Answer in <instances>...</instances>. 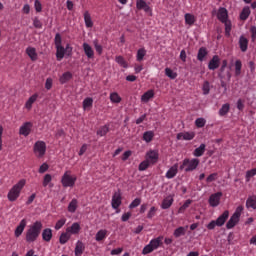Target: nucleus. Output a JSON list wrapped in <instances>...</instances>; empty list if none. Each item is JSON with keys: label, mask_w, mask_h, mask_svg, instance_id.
I'll list each match as a JSON object with an SVG mask.
<instances>
[{"label": "nucleus", "mask_w": 256, "mask_h": 256, "mask_svg": "<svg viewBox=\"0 0 256 256\" xmlns=\"http://www.w3.org/2000/svg\"><path fill=\"white\" fill-rule=\"evenodd\" d=\"M41 229H43V223L41 221L34 222L26 231V242L35 243L39 239V235H41Z\"/></svg>", "instance_id": "nucleus-1"}, {"label": "nucleus", "mask_w": 256, "mask_h": 256, "mask_svg": "<svg viewBox=\"0 0 256 256\" xmlns=\"http://www.w3.org/2000/svg\"><path fill=\"white\" fill-rule=\"evenodd\" d=\"M27 181L25 179H21L16 183L8 192V201H11L12 203L19 199V196L21 195V191L23 190V187H25V184Z\"/></svg>", "instance_id": "nucleus-2"}, {"label": "nucleus", "mask_w": 256, "mask_h": 256, "mask_svg": "<svg viewBox=\"0 0 256 256\" xmlns=\"http://www.w3.org/2000/svg\"><path fill=\"white\" fill-rule=\"evenodd\" d=\"M163 245V236H158L150 240L149 244L146 245L142 250V255H149V253H153V251L159 249Z\"/></svg>", "instance_id": "nucleus-3"}, {"label": "nucleus", "mask_w": 256, "mask_h": 256, "mask_svg": "<svg viewBox=\"0 0 256 256\" xmlns=\"http://www.w3.org/2000/svg\"><path fill=\"white\" fill-rule=\"evenodd\" d=\"M229 219V211H224L216 220H212L207 224V229L213 231L216 227H223L225 222Z\"/></svg>", "instance_id": "nucleus-4"}, {"label": "nucleus", "mask_w": 256, "mask_h": 256, "mask_svg": "<svg viewBox=\"0 0 256 256\" xmlns=\"http://www.w3.org/2000/svg\"><path fill=\"white\" fill-rule=\"evenodd\" d=\"M199 159L198 158H185L182 162V165L180 166V170H185L186 173H189L190 171H195L197 167H199Z\"/></svg>", "instance_id": "nucleus-5"}, {"label": "nucleus", "mask_w": 256, "mask_h": 256, "mask_svg": "<svg viewBox=\"0 0 256 256\" xmlns=\"http://www.w3.org/2000/svg\"><path fill=\"white\" fill-rule=\"evenodd\" d=\"M56 48V59L57 61H62L65 57V53L68 57H71L73 54V47L70 44H67L66 47H63L62 44L55 46Z\"/></svg>", "instance_id": "nucleus-6"}, {"label": "nucleus", "mask_w": 256, "mask_h": 256, "mask_svg": "<svg viewBox=\"0 0 256 256\" xmlns=\"http://www.w3.org/2000/svg\"><path fill=\"white\" fill-rule=\"evenodd\" d=\"M62 187H75L77 176L71 174V170H66L61 178Z\"/></svg>", "instance_id": "nucleus-7"}, {"label": "nucleus", "mask_w": 256, "mask_h": 256, "mask_svg": "<svg viewBox=\"0 0 256 256\" xmlns=\"http://www.w3.org/2000/svg\"><path fill=\"white\" fill-rule=\"evenodd\" d=\"M33 153L38 159H42V157H45V153H47V144L45 143V141H36L33 146Z\"/></svg>", "instance_id": "nucleus-8"}, {"label": "nucleus", "mask_w": 256, "mask_h": 256, "mask_svg": "<svg viewBox=\"0 0 256 256\" xmlns=\"http://www.w3.org/2000/svg\"><path fill=\"white\" fill-rule=\"evenodd\" d=\"M241 213H243V206H238L233 213V215L230 217L228 222L226 223L227 229H233L237 223H239V219L241 218Z\"/></svg>", "instance_id": "nucleus-9"}, {"label": "nucleus", "mask_w": 256, "mask_h": 256, "mask_svg": "<svg viewBox=\"0 0 256 256\" xmlns=\"http://www.w3.org/2000/svg\"><path fill=\"white\" fill-rule=\"evenodd\" d=\"M32 129V122H24L19 128V135H22L23 137H29V135H31Z\"/></svg>", "instance_id": "nucleus-10"}, {"label": "nucleus", "mask_w": 256, "mask_h": 256, "mask_svg": "<svg viewBox=\"0 0 256 256\" xmlns=\"http://www.w3.org/2000/svg\"><path fill=\"white\" fill-rule=\"evenodd\" d=\"M221 197H223V192H216L210 195L208 199L210 207H219L221 203Z\"/></svg>", "instance_id": "nucleus-11"}, {"label": "nucleus", "mask_w": 256, "mask_h": 256, "mask_svg": "<svg viewBox=\"0 0 256 256\" xmlns=\"http://www.w3.org/2000/svg\"><path fill=\"white\" fill-rule=\"evenodd\" d=\"M227 65V60H223L218 76L220 77V79H226L227 81H231V71L227 70L225 72V69H227Z\"/></svg>", "instance_id": "nucleus-12"}, {"label": "nucleus", "mask_w": 256, "mask_h": 256, "mask_svg": "<svg viewBox=\"0 0 256 256\" xmlns=\"http://www.w3.org/2000/svg\"><path fill=\"white\" fill-rule=\"evenodd\" d=\"M121 192H115L112 196V209L116 210V213H120L119 207H121Z\"/></svg>", "instance_id": "nucleus-13"}, {"label": "nucleus", "mask_w": 256, "mask_h": 256, "mask_svg": "<svg viewBox=\"0 0 256 256\" xmlns=\"http://www.w3.org/2000/svg\"><path fill=\"white\" fill-rule=\"evenodd\" d=\"M217 19L218 21H221V23L229 21V11H227V8L220 7L218 9Z\"/></svg>", "instance_id": "nucleus-14"}, {"label": "nucleus", "mask_w": 256, "mask_h": 256, "mask_svg": "<svg viewBox=\"0 0 256 256\" xmlns=\"http://www.w3.org/2000/svg\"><path fill=\"white\" fill-rule=\"evenodd\" d=\"M176 139L177 141H192V139H195V132H180Z\"/></svg>", "instance_id": "nucleus-15"}, {"label": "nucleus", "mask_w": 256, "mask_h": 256, "mask_svg": "<svg viewBox=\"0 0 256 256\" xmlns=\"http://www.w3.org/2000/svg\"><path fill=\"white\" fill-rule=\"evenodd\" d=\"M82 49L87 59H95V50H93V47L89 45V43L84 42L82 44Z\"/></svg>", "instance_id": "nucleus-16"}, {"label": "nucleus", "mask_w": 256, "mask_h": 256, "mask_svg": "<svg viewBox=\"0 0 256 256\" xmlns=\"http://www.w3.org/2000/svg\"><path fill=\"white\" fill-rule=\"evenodd\" d=\"M146 157H147L146 161H149V163H152L153 165H155V163L159 161V152H157V150H150L146 153Z\"/></svg>", "instance_id": "nucleus-17"}, {"label": "nucleus", "mask_w": 256, "mask_h": 256, "mask_svg": "<svg viewBox=\"0 0 256 256\" xmlns=\"http://www.w3.org/2000/svg\"><path fill=\"white\" fill-rule=\"evenodd\" d=\"M25 227H27V219H22L14 231L15 237H21L25 231Z\"/></svg>", "instance_id": "nucleus-18"}, {"label": "nucleus", "mask_w": 256, "mask_h": 256, "mask_svg": "<svg viewBox=\"0 0 256 256\" xmlns=\"http://www.w3.org/2000/svg\"><path fill=\"white\" fill-rule=\"evenodd\" d=\"M177 173H179V164H174L172 167L168 169L165 174L166 179H173L177 177Z\"/></svg>", "instance_id": "nucleus-19"}, {"label": "nucleus", "mask_w": 256, "mask_h": 256, "mask_svg": "<svg viewBox=\"0 0 256 256\" xmlns=\"http://www.w3.org/2000/svg\"><path fill=\"white\" fill-rule=\"evenodd\" d=\"M219 63H220L219 56L214 55L208 63V69H210V71H215V69H219Z\"/></svg>", "instance_id": "nucleus-20"}, {"label": "nucleus", "mask_w": 256, "mask_h": 256, "mask_svg": "<svg viewBox=\"0 0 256 256\" xmlns=\"http://www.w3.org/2000/svg\"><path fill=\"white\" fill-rule=\"evenodd\" d=\"M37 99H39V94L37 93L30 96L24 105L25 109H27V111H31V109H33V103H35Z\"/></svg>", "instance_id": "nucleus-21"}, {"label": "nucleus", "mask_w": 256, "mask_h": 256, "mask_svg": "<svg viewBox=\"0 0 256 256\" xmlns=\"http://www.w3.org/2000/svg\"><path fill=\"white\" fill-rule=\"evenodd\" d=\"M137 9L145 11V13H151V7L145 2V0H137L136 1Z\"/></svg>", "instance_id": "nucleus-22"}, {"label": "nucleus", "mask_w": 256, "mask_h": 256, "mask_svg": "<svg viewBox=\"0 0 256 256\" xmlns=\"http://www.w3.org/2000/svg\"><path fill=\"white\" fill-rule=\"evenodd\" d=\"M153 97H155V91L150 89V90L146 91L141 96V102L142 103H149V101H151V99H153Z\"/></svg>", "instance_id": "nucleus-23"}, {"label": "nucleus", "mask_w": 256, "mask_h": 256, "mask_svg": "<svg viewBox=\"0 0 256 256\" xmlns=\"http://www.w3.org/2000/svg\"><path fill=\"white\" fill-rule=\"evenodd\" d=\"M42 239L43 241H46V243H49V241L53 239V230H51V228H45L42 231Z\"/></svg>", "instance_id": "nucleus-24"}, {"label": "nucleus", "mask_w": 256, "mask_h": 256, "mask_svg": "<svg viewBox=\"0 0 256 256\" xmlns=\"http://www.w3.org/2000/svg\"><path fill=\"white\" fill-rule=\"evenodd\" d=\"M239 47H240V50L242 51V53H245V51H247V49L249 47V40H247V38H245V36H240Z\"/></svg>", "instance_id": "nucleus-25"}, {"label": "nucleus", "mask_w": 256, "mask_h": 256, "mask_svg": "<svg viewBox=\"0 0 256 256\" xmlns=\"http://www.w3.org/2000/svg\"><path fill=\"white\" fill-rule=\"evenodd\" d=\"M184 19H185L186 25H189V27H193V25H195V21H197V18L195 17V15L191 13H186L184 15Z\"/></svg>", "instance_id": "nucleus-26"}, {"label": "nucleus", "mask_w": 256, "mask_h": 256, "mask_svg": "<svg viewBox=\"0 0 256 256\" xmlns=\"http://www.w3.org/2000/svg\"><path fill=\"white\" fill-rule=\"evenodd\" d=\"M189 228V226L183 227L180 226L178 228H176L173 232V235L176 239H179V237H183V235H185V233H187V229Z\"/></svg>", "instance_id": "nucleus-27"}, {"label": "nucleus", "mask_w": 256, "mask_h": 256, "mask_svg": "<svg viewBox=\"0 0 256 256\" xmlns=\"http://www.w3.org/2000/svg\"><path fill=\"white\" fill-rule=\"evenodd\" d=\"M71 79H73V74L67 71L60 76L59 81L61 85H65V83H68V81H71Z\"/></svg>", "instance_id": "nucleus-28"}, {"label": "nucleus", "mask_w": 256, "mask_h": 256, "mask_svg": "<svg viewBox=\"0 0 256 256\" xmlns=\"http://www.w3.org/2000/svg\"><path fill=\"white\" fill-rule=\"evenodd\" d=\"M84 251H85V244H83V242L78 240L74 250L75 256H82Z\"/></svg>", "instance_id": "nucleus-29"}, {"label": "nucleus", "mask_w": 256, "mask_h": 256, "mask_svg": "<svg viewBox=\"0 0 256 256\" xmlns=\"http://www.w3.org/2000/svg\"><path fill=\"white\" fill-rule=\"evenodd\" d=\"M26 55L30 57L31 61H37V49H35L34 47H27Z\"/></svg>", "instance_id": "nucleus-30"}, {"label": "nucleus", "mask_w": 256, "mask_h": 256, "mask_svg": "<svg viewBox=\"0 0 256 256\" xmlns=\"http://www.w3.org/2000/svg\"><path fill=\"white\" fill-rule=\"evenodd\" d=\"M67 233H71L72 235H77L81 231V225L75 222L71 225V227L66 229Z\"/></svg>", "instance_id": "nucleus-31"}, {"label": "nucleus", "mask_w": 256, "mask_h": 256, "mask_svg": "<svg viewBox=\"0 0 256 256\" xmlns=\"http://www.w3.org/2000/svg\"><path fill=\"white\" fill-rule=\"evenodd\" d=\"M246 208L253 209V210L256 209V196L255 195L249 196L247 198V200H246Z\"/></svg>", "instance_id": "nucleus-32"}, {"label": "nucleus", "mask_w": 256, "mask_h": 256, "mask_svg": "<svg viewBox=\"0 0 256 256\" xmlns=\"http://www.w3.org/2000/svg\"><path fill=\"white\" fill-rule=\"evenodd\" d=\"M206 147L207 146L205 144H200V146L193 151V156L194 157H203V155H205Z\"/></svg>", "instance_id": "nucleus-33"}, {"label": "nucleus", "mask_w": 256, "mask_h": 256, "mask_svg": "<svg viewBox=\"0 0 256 256\" xmlns=\"http://www.w3.org/2000/svg\"><path fill=\"white\" fill-rule=\"evenodd\" d=\"M104 239H107V230L100 229L95 235V241H97L99 243V242L103 241Z\"/></svg>", "instance_id": "nucleus-34"}, {"label": "nucleus", "mask_w": 256, "mask_h": 256, "mask_svg": "<svg viewBox=\"0 0 256 256\" xmlns=\"http://www.w3.org/2000/svg\"><path fill=\"white\" fill-rule=\"evenodd\" d=\"M78 207H79V201L73 198L71 202L68 204V213H75Z\"/></svg>", "instance_id": "nucleus-35"}, {"label": "nucleus", "mask_w": 256, "mask_h": 256, "mask_svg": "<svg viewBox=\"0 0 256 256\" xmlns=\"http://www.w3.org/2000/svg\"><path fill=\"white\" fill-rule=\"evenodd\" d=\"M153 137H155V133L149 130L143 133L142 139L145 143H151L153 141Z\"/></svg>", "instance_id": "nucleus-36"}, {"label": "nucleus", "mask_w": 256, "mask_h": 256, "mask_svg": "<svg viewBox=\"0 0 256 256\" xmlns=\"http://www.w3.org/2000/svg\"><path fill=\"white\" fill-rule=\"evenodd\" d=\"M249 15H251V8H249V6H246L242 9L240 13V19L242 21H247V19H249Z\"/></svg>", "instance_id": "nucleus-37"}, {"label": "nucleus", "mask_w": 256, "mask_h": 256, "mask_svg": "<svg viewBox=\"0 0 256 256\" xmlns=\"http://www.w3.org/2000/svg\"><path fill=\"white\" fill-rule=\"evenodd\" d=\"M84 23L88 29H91L93 27V20L91 19V14L89 11L84 12Z\"/></svg>", "instance_id": "nucleus-38"}, {"label": "nucleus", "mask_w": 256, "mask_h": 256, "mask_svg": "<svg viewBox=\"0 0 256 256\" xmlns=\"http://www.w3.org/2000/svg\"><path fill=\"white\" fill-rule=\"evenodd\" d=\"M207 55H208L207 48L201 47L198 50V54H197L198 61H201V62L205 61V57H207Z\"/></svg>", "instance_id": "nucleus-39"}, {"label": "nucleus", "mask_w": 256, "mask_h": 256, "mask_svg": "<svg viewBox=\"0 0 256 256\" xmlns=\"http://www.w3.org/2000/svg\"><path fill=\"white\" fill-rule=\"evenodd\" d=\"M82 107L84 111H87V109H91L93 107V98H85L82 102Z\"/></svg>", "instance_id": "nucleus-40"}, {"label": "nucleus", "mask_w": 256, "mask_h": 256, "mask_svg": "<svg viewBox=\"0 0 256 256\" xmlns=\"http://www.w3.org/2000/svg\"><path fill=\"white\" fill-rule=\"evenodd\" d=\"M145 55H147V50L145 48L138 49L136 53V61L141 63V61L145 59Z\"/></svg>", "instance_id": "nucleus-41"}, {"label": "nucleus", "mask_w": 256, "mask_h": 256, "mask_svg": "<svg viewBox=\"0 0 256 256\" xmlns=\"http://www.w3.org/2000/svg\"><path fill=\"white\" fill-rule=\"evenodd\" d=\"M171 205H173V198L171 196H168L163 199L161 209H169Z\"/></svg>", "instance_id": "nucleus-42"}, {"label": "nucleus", "mask_w": 256, "mask_h": 256, "mask_svg": "<svg viewBox=\"0 0 256 256\" xmlns=\"http://www.w3.org/2000/svg\"><path fill=\"white\" fill-rule=\"evenodd\" d=\"M230 109H231V105H229V103L223 104L218 112L220 117H225V115H227V113H229Z\"/></svg>", "instance_id": "nucleus-43"}, {"label": "nucleus", "mask_w": 256, "mask_h": 256, "mask_svg": "<svg viewBox=\"0 0 256 256\" xmlns=\"http://www.w3.org/2000/svg\"><path fill=\"white\" fill-rule=\"evenodd\" d=\"M116 63L120 65V67H123L124 69H127L129 67V64H127V61H125V58L123 56H116L115 58Z\"/></svg>", "instance_id": "nucleus-44"}, {"label": "nucleus", "mask_w": 256, "mask_h": 256, "mask_svg": "<svg viewBox=\"0 0 256 256\" xmlns=\"http://www.w3.org/2000/svg\"><path fill=\"white\" fill-rule=\"evenodd\" d=\"M110 101H111V103H121L122 98H121V96H119V93L112 92V93H110Z\"/></svg>", "instance_id": "nucleus-45"}, {"label": "nucleus", "mask_w": 256, "mask_h": 256, "mask_svg": "<svg viewBox=\"0 0 256 256\" xmlns=\"http://www.w3.org/2000/svg\"><path fill=\"white\" fill-rule=\"evenodd\" d=\"M191 203H193V200L191 199L186 200L184 204L178 209V213H185V211L189 209V205H191Z\"/></svg>", "instance_id": "nucleus-46"}, {"label": "nucleus", "mask_w": 256, "mask_h": 256, "mask_svg": "<svg viewBox=\"0 0 256 256\" xmlns=\"http://www.w3.org/2000/svg\"><path fill=\"white\" fill-rule=\"evenodd\" d=\"M243 67V63L241 62V60H236L235 61V76L239 77V75H241V69Z\"/></svg>", "instance_id": "nucleus-47"}, {"label": "nucleus", "mask_w": 256, "mask_h": 256, "mask_svg": "<svg viewBox=\"0 0 256 256\" xmlns=\"http://www.w3.org/2000/svg\"><path fill=\"white\" fill-rule=\"evenodd\" d=\"M69 239H71V235H69V232L62 233L59 238L60 244L65 245V243H67Z\"/></svg>", "instance_id": "nucleus-48"}, {"label": "nucleus", "mask_w": 256, "mask_h": 256, "mask_svg": "<svg viewBox=\"0 0 256 256\" xmlns=\"http://www.w3.org/2000/svg\"><path fill=\"white\" fill-rule=\"evenodd\" d=\"M225 25V36L226 37H231V29H232V25H231V21L226 20V22H222Z\"/></svg>", "instance_id": "nucleus-49"}, {"label": "nucleus", "mask_w": 256, "mask_h": 256, "mask_svg": "<svg viewBox=\"0 0 256 256\" xmlns=\"http://www.w3.org/2000/svg\"><path fill=\"white\" fill-rule=\"evenodd\" d=\"M202 91L203 95H209V93L211 92V84L209 83V81H204L202 85Z\"/></svg>", "instance_id": "nucleus-50"}, {"label": "nucleus", "mask_w": 256, "mask_h": 256, "mask_svg": "<svg viewBox=\"0 0 256 256\" xmlns=\"http://www.w3.org/2000/svg\"><path fill=\"white\" fill-rule=\"evenodd\" d=\"M165 75L169 79H177V72L171 70V68H165Z\"/></svg>", "instance_id": "nucleus-51"}, {"label": "nucleus", "mask_w": 256, "mask_h": 256, "mask_svg": "<svg viewBox=\"0 0 256 256\" xmlns=\"http://www.w3.org/2000/svg\"><path fill=\"white\" fill-rule=\"evenodd\" d=\"M108 131H109V127L107 125H104L100 127V129L96 133L97 135H99V137H105Z\"/></svg>", "instance_id": "nucleus-52"}, {"label": "nucleus", "mask_w": 256, "mask_h": 256, "mask_svg": "<svg viewBox=\"0 0 256 256\" xmlns=\"http://www.w3.org/2000/svg\"><path fill=\"white\" fill-rule=\"evenodd\" d=\"M151 162H149V160H144L142 161L139 166H138V170L139 171H147V169H149V164Z\"/></svg>", "instance_id": "nucleus-53"}, {"label": "nucleus", "mask_w": 256, "mask_h": 256, "mask_svg": "<svg viewBox=\"0 0 256 256\" xmlns=\"http://www.w3.org/2000/svg\"><path fill=\"white\" fill-rule=\"evenodd\" d=\"M51 181H53V177L51 176V174H45L42 183L43 187H47L48 185H50Z\"/></svg>", "instance_id": "nucleus-54"}, {"label": "nucleus", "mask_w": 256, "mask_h": 256, "mask_svg": "<svg viewBox=\"0 0 256 256\" xmlns=\"http://www.w3.org/2000/svg\"><path fill=\"white\" fill-rule=\"evenodd\" d=\"M207 123V120H205V118H197L195 120V125L196 127H198L199 129L203 128V126Z\"/></svg>", "instance_id": "nucleus-55"}, {"label": "nucleus", "mask_w": 256, "mask_h": 256, "mask_svg": "<svg viewBox=\"0 0 256 256\" xmlns=\"http://www.w3.org/2000/svg\"><path fill=\"white\" fill-rule=\"evenodd\" d=\"M65 223H67V219H65V218L58 220L55 224V230L59 231V229H61L63 227V225H65Z\"/></svg>", "instance_id": "nucleus-56"}, {"label": "nucleus", "mask_w": 256, "mask_h": 256, "mask_svg": "<svg viewBox=\"0 0 256 256\" xmlns=\"http://www.w3.org/2000/svg\"><path fill=\"white\" fill-rule=\"evenodd\" d=\"M34 9L37 13H41L43 11V5L41 4V1L39 0L34 1Z\"/></svg>", "instance_id": "nucleus-57"}, {"label": "nucleus", "mask_w": 256, "mask_h": 256, "mask_svg": "<svg viewBox=\"0 0 256 256\" xmlns=\"http://www.w3.org/2000/svg\"><path fill=\"white\" fill-rule=\"evenodd\" d=\"M94 49L98 55H103V46H101L97 41H94Z\"/></svg>", "instance_id": "nucleus-58"}, {"label": "nucleus", "mask_w": 256, "mask_h": 256, "mask_svg": "<svg viewBox=\"0 0 256 256\" xmlns=\"http://www.w3.org/2000/svg\"><path fill=\"white\" fill-rule=\"evenodd\" d=\"M255 175H256V168L248 170L246 172V181H250L251 177H255Z\"/></svg>", "instance_id": "nucleus-59"}, {"label": "nucleus", "mask_w": 256, "mask_h": 256, "mask_svg": "<svg viewBox=\"0 0 256 256\" xmlns=\"http://www.w3.org/2000/svg\"><path fill=\"white\" fill-rule=\"evenodd\" d=\"M139 205H141V200L140 198H136L130 203L129 209H135V207H139Z\"/></svg>", "instance_id": "nucleus-60"}, {"label": "nucleus", "mask_w": 256, "mask_h": 256, "mask_svg": "<svg viewBox=\"0 0 256 256\" xmlns=\"http://www.w3.org/2000/svg\"><path fill=\"white\" fill-rule=\"evenodd\" d=\"M157 213V208L152 206L147 213V219H153L154 215Z\"/></svg>", "instance_id": "nucleus-61"}, {"label": "nucleus", "mask_w": 256, "mask_h": 256, "mask_svg": "<svg viewBox=\"0 0 256 256\" xmlns=\"http://www.w3.org/2000/svg\"><path fill=\"white\" fill-rule=\"evenodd\" d=\"M218 174L212 173L206 178L207 183H213V181H217Z\"/></svg>", "instance_id": "nucleus-62"}, {"label": "nucleus", "mask_w": 256, "mask_h": 256, "mask_svg": "<svg viewBox=\"0 0 256 256\" xmlns=\"http://www.w3.org/2000/svg\"><path fill=\"white\" fill-rule=\"evenodd\" d=\"M62 42L61 34L57 33L54 38L55 47L62 45Z\"/></svg>", "instance_id": "nucleus-63"}, {"label": "nucleus", "mask_w": 256, "mask_h": 256, "mask_svg": "<svg viewBox=\"0 0 256 256\" xmlns=\"http://www.w3.org/2000/svg\"><path fill=\"white\" fill-rule=\"evenodd\" d=\"M250 33H251V39L254 42L256 39V26H251Z\"/></svg>", "instance_id": "nucleus-64"}]
</instances>
